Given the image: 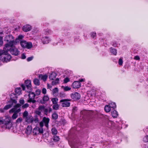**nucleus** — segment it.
Here are the masks:
<instances>
[{
	"mask_svg": "<svg viewBox=\"0 0 148 148\" xmlns=\"http://www.w3.org/2000/svg\"><path fill=\"white\" fill-rule=\"evenodd\" d=\"M42 42L44 44H46L49 43L50 40L47 36L43 37L42 38Z\"/></svg>",
	"mask_w": 148,
	"mask_h": 148,
	"instance_id": "nucleus-16",
	"label": "nucleus"
},
{
	"mask_svg": "<svg viewBox=\"0 0 148 148\" xmlns=\"http://www.w3.org/2000/svg\"><path fill=\"white\" fill-rule=\"evenodd\" d=\"M12 107L11 105L8 104L5 106L4 108V109L7 110L10 108Z\"/></svg>",
	"mask_w": 148,
	"mask_h": 148,
	"instance_id": "nucleus-38",
	"label": "nucleus"
},
{
	"mask_svg": "<svg viewBox=\"0 0 148 148\" xmlns=\"http://www.w3.org/2000/svg\"><path fill=\"white\" fill-rule=\"evenodd\" d=\"M11 58V56L7 52H5L3 57L0 58V60L4 62H7L10 61Z\"/></svg>",
	"mask_w": 148,
	"mask_h": 148,
	"instance_id": "nucleus-4",
	"label": "nucleus"
},
{
	"mask_svg": "<svg viewBox=\"0 0 148 148\" xmlns=\"http://www.w3.org/2000/svg\"><path fill=\"white\" fill-rule=\"evenodd\" d=\"M52 107L53 109L57 110L59 106L57 104H54Z\"/></svg>",
	"mask_w": 148,
	"mask_h": 148,
	"instance_id": "nucleus-37",
	"label": "nucleus"
},
{
	"mask_svg": "<svg viewBox=\"0 0 148 148\" xmlns=\"http://www.w3.org/2000/svg\"><path fill=\"white\" fill-rule=\"evenodd\" d=\"M29 94L28 95L29 99L27 100L28 103H34L36 102V100L34 99L36 95L33 92L29 91Z\"/></svg>",
	"mask_w": 148,
	"mask_h": 148,
	"instance_id": "nucleus-3",
	"label": "nucleus"
},
{
	"mask_svg": "<svg viewBox=\"0 0 148 148\" xmlns=\"http://www.w3.org/2000/svg\"><path fill=\"white\" fill-rule=\"evenodd\" d=\"M25 121L28 123H33V117L31 115H29L28 116L25 118Z\"/></svg>",
	"mask_w": 148,
	"mask_h": 148,
	"instance_id": "nucleus-9",
	"label": "nucleus"
},
{
	"mask_svg": "<svg viewBox=\"0 0 148 148\" xmlns=\"http://www.w3.org/2000/svg\"><path fill=\"white\" fill-rule=\"evenodd\" d=\"M49 99V97L47 95H45L42 98V100L40 101V102L42 104H45Z\"/></svg>",
	"mask_w": 148,
	"mask_h": 148,
	"instance_id": "nucleus-13",
	"label": "nucleus"
},
{
	"mask_svg": "<svg viewBox=\"0 0 148 148\" xmlns=\"http://www.w3.org/2000/svg\"><path fill=\"white\" fill-rule=\"evenodd\" d=\"M11 120L7 121L5 123V125L6 126V127L8 129H10L11 127V124H10Z\"/></svg>",
	"mask_w": 148,
	"mask_h": 148,
	"instance_id": "nucleus-18",
	"label": "nucleus"
},
{
	"mask_svg": "<svg viewBox=\"0 0 148 148\" xmlns=\"http://www.w3.org/2000/svg\"><path fill=\"white\" fill-rule=\"evenodd\" d=\"M48 77V76L47 75H42L41 74L39 75L38 78L39 79H41L43 80L44 81H45Z\"/></svg>",
	"mask_w": 148,
	"mask_h": 148,
	"instance_id": "nucleus-17",
	"label": "nucleus"
},
{
	"mask_svg": "<svg viewBox=\"0 0 148 148\" xmlns=\"http://www.w3.org/2000/svg\"><path fill=\"white\" fill-rule=\"evenodd\" d=\"M143 141L145 142H148V136L147 135L143 139Z\"/></svg>",
	"mask_w": 148,
	"mask_h": 148,
	"instance_id": "nucleus-44",
	"label": "nucleus"
},
{
	"mask_svg": "<svg viewBox=\"0 0 148 148\" xmlns=\"http://www.w3.org/2000/svg\"><path fill=\"white\" fill-rule=\"evenodd\" d=\"M29 104L27 103H26L22 106V108H27L29 107Z\"/></svg>",
	"mask_w": 148,
	"mask_h": 148,
	"instance_id": "nucleus-51",
	"label": "nucleus"
},
{
	"mask_svg": "<svg viewBox=\"0 0 148 148\" xmlns=\"http://www.w3.org/2000/svg\"><path fill=\"white\" fill-rule=\"evenodd\" d=\"M4 41L7 43L5 45L6 48L10 47L13 46L14 42V38L12 35H8L6 36L4 38Z\"/></svg>",
	"mask_w": 148,
	"mask_h": 148,
	"instance_id": "nucleus-1",
	"label": "nucleus"
},
{
	"mask_svg": "<svg viewBox=\"0 0 148 148\" xmlns=\"http://www.w3.org/2000/svg\"><path fill=\"white\" fill-rule=\"evenodd\" d=\"M46 88H43L42 90V93L44 94H45L46 93Z\"/></svg>",
	"mask_w": 148,
	"mask_h": 148,
	"instance_id": "nucleus-54",
	"label": "nucleus"
},
{
	"mask_svg": "<svg viewBox=\"0 0 148 148\" xmlns=\"http://www.w3.org/2000/svg\"><path fill=\"white\" fill-rule=\"evenodd\" d=\"M26 56L23 53L21 55V58L23 59H25Z\"/></svg>",
	"mask_w": 148,
	"mask_h": 148,
	"instance_id": "nucleus-59",
	"label": "nucleus"
},
{
	"mask_svg": "<svg viewBox=\"0 0 148 148\" xmlns=\"http://www.w3.org/2000/svg\"><path fill=\"white\" fill-rule=\"evenodd\" d=\"M10 97L11 99L14 101V103L16 104L17 102L16 101L17 99L16 94L15 93H12L10 95Z\"/></svg>",
	"mask_w": 148,
	"mask_h": 148,
	"instance_id": "nucleus-12",
	"label": "nucleus"
},
{
	"mask_svg": "<svg viewBox=\"0 0 148 148\" xmlns=\"http://www.w3.org/2000/svg\"><path fill=\"white\" fill-rule=\"evenodd\" d=\"M8 103H9V105H11V106H12L13 104L14 103V101L13 100H11H11L9 101H8Z\"/></svg>",
	"mask_w": 148,
	"mask_h": 148,
	"instance_id": "nucleus-50",
	"label": "nucleus"
},
{
	"mask_svg": "<svg viewBox=\"0 0 148 148\" xmlns=\"http://www.w3.org/2000/svg\"><path fill=\"white\" fill-rule=\"evenodd\" d=\"M43 111L44 112L45 114L46 115H47L48 113V110L47 108H45Z\"/></svg>",
	"mask_w": 148,
	"mask_h": 148,
	"instance_id": "nucleus-52",
	"label": "nucleus"
},
{
	"mask_svg": "<svg viewBox=\"0 0 148 148\" xmlns=\"http://www.w3.org/2000/svg\"><path fill=\"white\" fill-rule=\"evenodd\" d=\"M39 125L40 127H42L44 126V123L42 121L40 122L39 123Z\"/></svg>",
	"mask_w": 148,
	"mask_h": 148,
	"instance_id": "nucleus-58",
	"label": "nucleus"
},
{
	"mask_svg": "<svg viewBox=\"0 0 148 148\" xmlns=\"http://www.w3.org/2000/svg\"><path fill=\"white\" fill-rule=\"evenodd\" d=\"M25 83L27 89L29 90H31L32 89L31 87L32 85L31 81L27 80L25 81Z\"/></svg>",
	"mask_w": 148,
	"mask_h": 148,
	"instance_id": "nucleus-10",
	"label": "nucleus"
},
{
	"mask_svg": "<svg viewBox=\"0 0 148 148\" xmlns=\"http://www.w3.org/2000/svg\"><path fill=\"white\" fill-rule=\"evenodd\" d=\"M73 132V130H71L70 132V133L69 134V136L70 138H73H73H74L75 136V134H72V133Z\"/></svg>",
	"mask_w": 148,
	"mask_h": 148,
	"instance_id": "nucleus-31",
	"label": "nucleus"
},
{
	"mask_svg": "<svg viewBox=\"0 0 148 148\" xmlns=\"http://www.w3.org/2000/svg\"><path fill=\"white\" fill-rule=\"evenodd\" d=\"M51 100L53 104H56L57 103L58 99L57 98H52Z\"/></svg>",
	"mask_w": 148,
	"mask_h": 148,
	"instance_id": "nucleus-33",
	"label": "nucleus"
},
{
	"mask_svg": "<svg viewBox=\"0 0 148 148\" xmlns=\"http://www.w3.org/2000/svg\"><path fill=\"white\" fill-rule=\"evenodd\" d=\"M2 38L0 37V46H1L3 43V41H2Z\"/></svg>",
	"mask_w": 148,
	"mask_h": 148,
	"instance_id": "nucleus-56",
	"label": "nucleus"
},
{
	"mask_svg": "<svg viewBox=\"0 0 148 148\" xmlns=\"http://www.w3.org/2000/svg\"><path fill=\"white\" fill-rule=\"evenodd\" d=\"M109 106L110 108H111L113 109L115 108L116 107V105L115 103L114 102H112L111 103H110V104Z\"/></svg>",
	"mask_w": 148,
	"mask_h": 148,
	"instance_id": "nucleus-34",
	"label": "nucleus"
},
{
	"mask_svg": "<svg viewBox=\"0 0 148 148\" xmlns=\"http://www.w3.org/2000/svg\"><path fill=\"white\" fill-rule=\"evenodd\" d=\"M72 86L74 88H78L81 87V83L78 81H75L73 83Z\"/></svg>",
	"mask_w": 148,
	"mask_h": 148,
	"instance_id": "nucleus-8",
	"label": "nucleus"
},
{
	"mask_svg": "<svg viewBox=\"0 0 148 148\" xmlns=\"http://www.w3.org/2000/svg\"><path fill=\"white\" fill-rule=\"evenodd\" d=\"M5 53V52L3 50H0V56L1 57H3Z\"/></svg>",
	"mask_w": 148,
	"mask_h": 148,
	"instance_id": "nucleus-36",
	"label": "nucleus"
},
{
	"mask_svg": "<svg viewBox=\"0 0 148 148\" xmlns=\"http://www.w3.org/2000/svg\"><path fill=\"white\" fill-rule=\"evenodd\" d=\"M110 51L111 53H112L114 55H116L117 54V50H116L114 48L112 47H111L110 48Z\"/></svg>",
	"mask_w": 148,
	"mask_h": 148,
	"instance_id": "nucleus-22",
	"label": "nucleus"
},
{
	"mask_svg": "<svg viewBox=\"0 0 148 148\" xmlns=\"http://www.w3.org/2000/svg\"><path fill=\"white\" fill-rule=\"evenodd\" d=\"M59 78H57L55 80L52 82L51 84L53 86L59 83Z\"/></svg>",
	"mask_w": 148,
	"mask_h": 148,
	"instance_id": "nucleus-26",
	"label": "nucleus"
},
{
	"mask_svg": "<svg viewBox=\"0 0 148 148\" xmlns=\"http://www.w3.org/2000/svg\"><path fill=\"white\" fill-rule=\"evenodd\" d=\"M33 58V56H31V57H29L27 59V61H30L32 60Z\"/></svg>",
	"mask_w": 148,
	"mask_h": 148,
	"instance_id": "nucleus-55",
	"label": "nucleus"
},
{
	"mask_svg": "<svg viewBox=\"0 0 148 148\" xmlns=\"http://www.w3.org/2000/svg\"><path fill=\"white\" fill-rule=\"evenodd\" d=\"M21 87L22 88L23 90H25V85L23 84H22L21 85Z\"/></svg>",
	"mask_w": 148,
	"mask_h": 148,
	"instance_id": "nucleus-63",
	"label": "nucleus"
},
{
	"mask_svg": "<svg viewBox=\"0 0 148 148\" xmlns=\"http://www.w3.org/2000/svg\"><path fill=\"white\" fill-rule=\"evenodd\" d=\"M26 41L25 40L20 42V45L23 48H26Z\"/></svg>",
	"mask_w": 148,
	"mask_h": 148,
	"instance_id": "nucleus-24",
	"label": "nucleus"
},
{
	"mask_svg": "<svg viewBox=\"0 0 148 148\" xmlns=\"http://www.w3.org/2000/svg\"><path fill=\"white\" fill-rule=\"evenodd\" d=\"M35 129L38 130V134L39 133L42 134L43 133V130L42 127H36L34 128V130H35Z\"/></svg>",
	"mask_w": 148,
	"mask_h": 148,
	"instance_id": "nucleus-21",
	"label": "nucleus"
},
{
	"mask_svg": "<svg viewBox=\"0 0 148 148\" xmlns=\"http://www.w3.org/2000/svg\"><path fill=\"white\" fill-rule=\"evenodd\" d=\"M21 88H17L15 89V92L16 93H18L21 92Z\"/></svg>",
	"mask_w": 148,
	"mask_h": 148,
	"instance_id": "nucleus-43",
	"label": "nucleus"
},
{
	"mask_svg": "<svg viewBox=\"0 0 148 148\" xmlns=\"http://www.w3.org/2000/svg\"><path fill=\"white\" fill-rule=\"evenodd\" d=\"M40 92L41 91L40 90H37L36 91V94L37 95H38L40 94Z\"/></svg>",
	"mask_w": 148,
	"mask_h": 148,
	"instance_id": "nucleus-49",
	"label": "nucleus"
},
{
	"mask_svg": "<svg viewBox=\"0 0 148 148\" xmlns=\"http://www.w3.org/2000/svg\"><path fill=\"white\" fill-rule=\"evenodd\" d=\"M111 115L113 117L116 118L118 115L117 112L115 110H113L111 111Z\"/></svg>",
	"mask_w": 148,
	"mask_h": 148,
	"instance_id": "nucleus-20",
	"label": "nucleus"
},
{
	"mask_svg": "<svg viewBox=\"0 0 148 148\" xmlns=\"http://www.w3.org/2000/svg\"><path fill=\"white\" fill-rule=\"evenodd\" d=\"M45 106H40L38 109V110L36 111V114L40 115L41 112L44 110Z\"/></svg>",
	"mask_w": 148,
	"mask_h": 148,
	"instance_id": "nucleus-7",
	"label": "nucleus"
},
{
	"mask_svg": "<svg viewBox=\"0 0 148 148\" xmlns=\"http://www.w3.org/2000/svg\"><path fill=\"white\" fill-rule=\"evenodd\" d=\"M123 63V61L122 59L121 58H120L119 59V64L120 65H122V64Z\"/></svg>",
	"mask_w": 148,
	"mask_h": 148,
	"instance_id": "nucleus-45",
	"label": "nucleus"
},
{
	"mask_svg": "<svg viewBox=\"0 0 148 148\" xmlns=\"http://www.w3.org/2000/svg\"><path fill=\"white\" fill-rule=\"evenodd\" d=\"M18 117V115L16 113H14L12 116V118L13 119H15Z\"/></svg>",
	"mask_w": 148,
	"mask_h": 148,
	"instance_id": "nucleus-42",
	"label": "nucleus"
},
{
	"mask_svg": "<svg viewBox=\"0 0 148 148\" xmlns=\"http://www.w3.org/2000/svg\"><path fill=\"white\" fill-rule=\"evenodd\" d=\"M70 81L68 77L65 78L64 80V83H66Z\"/></svg>",
	"mask_w": 148,
	"mask_h": 148,
	"instance_id": "nucleus-46",
	"label": "nucleus"
},
{
	"mask_svg": "<svg viewBox=\"0 0 148 148\" xmlns=\"http://www.w3.org/2000/svg\"><path fill=\"white\" fill-rule=\"evenodd\" d=\"M33 82L34 84L36 85L39 86L40 84V81L38 79L36 78L35 79H34Z\"/></svg>",
	"mask_w": 148,
	"mask_h": 148,
	"instance_id": "nucleus-27",
	"label": "nucleus"
},
{
	"mask_svg": "<svg viewBox=\"0 0 148 148\" xmlns=\"http://www.w3.org/2000/svg\"><path fill=\"white\" fill-rule=\"evenodd\" d=\"M104 110L105 111L107 112H109L111 109L109 105H106L104 107Z\"/></svg>",
	"mask_w": 148,
	"mask_h": 148,
	"instance_id": "nucleus-25",
	"label": "nucleus"
},
{
	"mask_svg": "<svg viewBox=\"0 0 148 148\" xmlns=\"http://www.w3.org/2000/svg\"><path fill=\"white\" fill-rule=\"evenodd\" d=\"M33 45L32 42H26V48L28 49H31Z\"/></svg>",
	"mask_w": 148,
	"mask_h": 148,
	"instance_id": "nucleus-23",
	"label": "nucleus"
},
{
	"mask_svg": "<svg viewBox=\"0 0 148 148\" xmlns=\"http://www.w3.org/2000/svg\"><path fill=\"white\" fill-rule=\"evenodd\" d=\"M23 38V36L22 35H19L18 37V38L20 39H21Z\"/></svg>",
	"mask_w": 148,
	"mask_h": 148,
	"instance_id": "nucleus-62",
	"label": "nucleus"
},
{
	"mask_svg": "<svg viewBox=\"0 0 148 148\" xmlns=\"http://www.w3.org/2000/svg\"><path fill=\"white\" fill-rule=\"evenodd\" d=\"M51 131L52 134L55 135L57 134L58 132L57 130L55 128H52L51 130Z\"/></svg>",
	"mask_w": 148,
	"mask_h": 148,
	"instance_id": "nucleus-35",
	"label": "nucleus"
},
{
	"mask_svg": "<svg viewBox=\"0 0 148 148\" xmlns=\"http://www.w3.org/2000/svg\"><path fill=\"white\" fill-rule=\"evenodd\" d=\"M19 102L21 104H23L25 103V101L23 99H20L19 101Z\"/></svg>",
	"mask_w": 148,
	"mask_h": 148,
	"instance_id": "nucleus-57",
	"label": "nucleus"
},
{
	"mask_svg": "<svg viewBox=\"0 0 148 148\" xmlns=\"http://www.w3.org/2000/svg\"><path fill=\"white\" fill-rule=\"evenodd\" d=\"M69 100L67 99H64L60 100L61 106L62 107H68L70 106V103L69 102Z\"/></svg>",
	"mask_w": 148,
	"mask_h": 148,
	"instance_id": "nucleus-5",
	"label": "nucleus"
},
{
	"mask_svg": "<svg viewBox=\"0 0 148 148\" xmlns=\"http://www.w3.org/2000/svg\"><path fill=\"white\" fill-rule=\"evenodd\" d=\"M22 118L21 117L18 118L16 121V123L18 124L19 123H21L22 121Z\"/></svg>",
	"mask_w": 148,
	"mask_h": 148,
	"instance_id": "nucleus-40",
	"label": "nucleus"
},
{
	"mask_svg": "<svg viewBox=\"0 0 148 148\" xmlns=\"http://www.w3.org/2000/svg\"><path fill=\"white\" fill-rule=\"evenodd\" d=\"M77 108L76 107H75L73 108V112H75V111H76L77 110Z\"/></svg>",
	"mask_w": 148,
	"mask_h": 148,
	"instance_id": "nucleus-64",
	"label": "nucleus"
},
{
	"mask_svg": "<svg viewBox=\"0 0 148 148\" xmlns=\"http://www.w3.org/2000/svg\"><path fill=\"white\" fill-rule=\"evenodd\" d=\"M53 119L56 120L58 118V115L56 113H53L52 115Z\"/></svg>",
	"mask_w": 148,
	"mask_h": 148,
	"instance_id": "nucleus-29",
	"label": "nucleus"
},
{
	"mask_svg": "<svg viewBox=\"0 0 148 148\" xmlns=\"http://www.w3.org/2000/svg\"><path fill=\"white\" fill-rule=\"evenodd\" d=\"M71 97L74 100L76 101L80 99L81 96L79 93L75 92L71 95Z\"/></svg>",
	"mask_w": 148,
	"mask_h": 148,
	"instance_id": "nucleus-6",
	"label": "nucleus"
},
{
	"mask_svg": "<svg viewBox=\"0 0 148 148\" xmlns=\"http://www.w3.org/2000/svg\"><path fill=\"white\" fill-rule=\"evenodd\" d=\"M134 59L136 60H138L140 59V58L138 56H136L134 57Z\"/></svg>",
	"mask_w": 148,
	"mask_h": 148,
	"instance_id": "nucleus-61",
	"label": "nucleus"
},
{
	"mask_svg": "<svg viewBox=\"0 0 148 148\" xmlns=\"http://www.w3.org/2000/svg\"><path fill=\"white\" fill-rule=\"evenodd\" d=\"M32 128L31 126H28L26 129L25 133L27 134H29L32 130Z\"/></svg>",
	"mask_w": 148,
	"mask_h": 148,
	"instance_id": "nucleus-19",
	"label": "nucleus"
},
{
	"mask_svg": "<svg viewBox=\"0 0 148 148\" xmlns=\"http://www.w3.org/2000/svg\"><path fill=\"white\" fill-rule=\"evenodd\" d=\"M91 37L94 38L96 36V34L95 32H92L90 34Z\"/></svg>",
	"mask_w": 148,
	"mask_h": 148,
	"instance_id": "nucleus-41",
	"label": "nucleus"
},
{
	"mask_svg": "<svg viewBox=\"0 0 148 148\" xmlns=\"http://www.w3.org/2000/svg\"><path fill=\"white\" fill-rule=\"evenodd\" d=\"M34 121L35 123H38L39 121V119L38 118H36L34 119L33 118V122Z\"/></svg>",
	"mask_w": 148,
	"mask_h": 148,
	"instance_id": "nucleus-53",
	"label": "nucleus"
},
{
	"mask_svg": "<svg viewBox=\"0 0 148 148\" xmlns=\"http://www.w3.org/2000/svg\"><path fill=\"white\" fill-rule=\"evenodd\" d=\"M57 75V74L56 73L53 72L49 75V78L51 80H53L56 78Z\"/></svg>",
	"mask_w": 148,
	"mask_h": 148,
	"instance_id": "nucleus-15",
	"label": "nucleus"
},
{
	"mask_svg": "<svg viewBox=\"0 0 148 148\" xmlns=\"http://www.w3.org/2000/svg\"><path fill=\"white\" fill-rule=\"evenodd\" d=\"M28 114V112L26 110H25L23 114V118L25 119L26 117L29 116Z\"/></svg>",
	"mask_w": 148,
	"mask_h": 148,
	"instance_id": "nucleus-32",
	"label": "nucleus"
},
{
	"mask_svg": "<svg viewBox=\"0 0 148 148\" xmlns=\"http://www.w3.org/2000/svg\"><path fill=\"white\" fill-rule=\"evenodd\" d=\"M53 139L55 142H57L60 139L59 136L54 135L53 137Z\"/></svg>",
	"mask_w": 148,
	"mask_h": 148,
	"instance_id": "nucleus-28",
	"label": "nucleus"
},
{
	"mask_svg": "<svg viewBox=\"0 0 148 148\" xmlns=\"http://www.w3.org/2000/svg\"><path fill=\"white\" fill-rule=\"evenodd\" d=\"M35 130H34V128L33 130V133L35 135H37V134H38V130L37 129H35Z\"/></svg>",
	"mask_w": 148,
	"mask_h": 148,
	"instance_id": "nucleus-48",
	"label": "nucleus"
},
{
	"mask_svg": "<svg viewBox=\"0 0 148 148\" xmlns=\"http://www.w3.org/2000/svg\"><path fill=\"white\" fill-rule=\"evenodd\" d=\"M64 90L65 91H67L70 90L71 89V88L68 86H66L64 88Z\"/></svg>",
	"mask_w": 148,
	"mask_h": 148,
	"instance_id": "nucleus-47",
	"label": "nucleus"
},
{
	"mask_svg": "<svg viewBox=\"0 0 148 148\" xmlns=\"http://www.w3.org/2000/svg\"><path fill=\"white\" fill-rule=\"evenodd\" d=\"M21 106V105L20 104L18 103L16 104L14 106V110H16L18 108L20 107Z\"/></svg>",
	"mask_w": 148,
	"mask_h": 148,
	"instance_id": "nucleus-39",
	"label": "nucleus"
},
{
	"mask_svg": "<svg viewBox=\"0 0 148 148\" xmlns=\"http://www.w3.org/2000/svg\"><path fill=\"white\" fill-rule=\"evenodd\" d=\"M3 49L6 50L7 51L8 50L10 51V52L12 55H14L15 56L18 55L19 53V51H18V50L17 48H15L13 45V46L10 47L9 48H8L6 49V48L4 47Z\"/></svg>",
	"mask_w": 148,
	"mask_h": 148,
	"instance_id": "nucleus-2",
	"label": "nucleus"
},
{
	"mask_svg": "<svg viewBox=\"0 0 148 148\" xmlns=\"http://www.w3.org/2000/svg\"><path fill=\"white\" fill-rule=\"evenodd\" d=\"M75 147H77V148H82V147L81 146H80L79 144H78V145L77 144L75 145Z\"/></svg>",
	"mask_w": 148,
	"mask_h": 148,
	"instance_id": "nucleus-60",
	"label": "nucleus"
},
{
	"mask_svg": "<svg viewBox=\"0 0 148 148\" xmlns=\"http://www.w3.org/2000/svg\"><path fill=\"white\" fill-rule=\"evenodd\" d=\"M58 92V88H55L53 90V93L54 95H56Z\"/></svg>",
	"mask_w": 148,
	"mask_h": 148,
	"instance_id": "nucleus-30",
	"label": "nucleus"
},
{
	"mask_svg": "<svg viewBox=\"0 0 148 148\" xmlns=\"http://www.w3.org/2000/svg\"><path fill=\"white\" fill-rule=\"evenodd\" d=\"M42 121L45 123V125L47 127H48V123L49 121V119L48 118L44 117L43 118Z\"/></svg>",
	"mask_w": 148,
	"mask_h": 148,
	"instance_id": "nucleus-14",
	"label": "nucleus"
},
{
	"mask_svg": "<svg viewBox=\"0 0 148 148\" xmlns=\"http://www.w3.org/2000/svg\"><path fill=\"white\" fill-rule=\"evenodd\" d=\"M32 28L31 26L29 25H26L23 27V30L25 32H27L30 31Z\"/></svg>",
	"mask_w": 148,
	"mask_h": 148,
	"instance_id": "nucleus-11",
	"label": "nucleus"
}]
</instances>
